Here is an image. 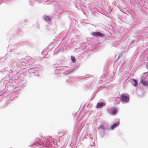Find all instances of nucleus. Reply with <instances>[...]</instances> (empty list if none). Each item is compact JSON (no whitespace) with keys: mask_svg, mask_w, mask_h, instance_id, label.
Here are the masks:
<instances>
[{"mask_svg":"<svg viewBox=\"0 0 148 148\" xmlns=\"http://www.w3.org/2000/svg\"><path fill=\"white\" fill-rule=\"evenodd\" d=\"M120 98L121 100L124 102H128L129 101V97L127 96L125 94H122L121 95Z\"/></svg>","mask_w":148,"mask_h":148,"instance_id":"f257e3e1","label":"nucleus"},{"mask_svg":"<svg viewBox=\"0 0 148 148\" xmlns=\"http://www.w3.org/2000/svg\"><path fill=\"white\" fill-rule=\"evenodd\" d=\"M109 113L112 115L116 114L118 110L117 108H112L110 110Z\"/></svg>","mask_w":148,"mask_h":148,"instance_id":"f03ea898","label":"nucleus"},{"mask_svg":"<svg viewBox=\"0 0 148 148\" xmlns=\"http://www.w3.org/2000/svg\"><path fill=\"white\" fill-rule=\"evenodd\" d=\"M92 34L95 37L99 36L101 37H102L103 36V34L99 32H93Z\"/></svg>","mask_w":148,"mask_h":148,"instance_id":"7ed1b4c3","label":"nucleus"},{"mask_svg":"<svg viewBox=\"0 0 148 148\" xmlns=\"http://www.w3.org/2000/svg\"><path fill=\"white\" fill-rule=\"evenodd\" d=\"M105 103H98L96 106L97 108H99L102 107L103 106H105Z\"/></svg>","mask_w":148,"mask_h":148,"instance_id":"20e7f679","label":"nucleus"},{"mask_svg":"<svg viewBox=\"0 0 148 148\" xmlns=\"http://www.w3.org/2000/svg\"><path fill=\"white\" fill-rule=\"evenodd\" d=\"M119 125V122H117L111 126V128L112 130L114 129L116 127Z\"/></svg>","mask_w":148,"mask_h":148,"instance_id":"39448f33","label":"nucleus"},{"mask_svg":"<svg viewBox=\"0 0 148 148\" xmlns=\"http://www.w3.org/2000/svg\"><path fill=\"white\" fill-rule=\"evenodd\" d=\"M32 73V75L33 76H38L39 75V72L38 71H37L34 72H33Z\"/></svg>","mask_w":148,"mask_h":148,"instance_id":"423d86ee","label":"nucleus"},{"mask_svg":"<svg viewBox=\"0 0 148 148\" xmlns=\"http://www.w3.org/2000/svg\"><path fill=\"white\" fill-rule=\"evenodd\" d=\"M44 19L46 21H49L50 20V18L47 16H44Z\"/></svg>","mask_w":148,"mask_h":148,"instance_id":"0eeeda50","label":"nucleus"},{"mask_svg":"<svg viewBox=\"0 0 148 148\" xmlns=\"http://www.w3.org/2000/svg\"><path fill=\"white\" fill-rule=\"evenodd\" d=\"M132 81L134 83L133 85L135 86H137L138 85V83H137L136 80L135 79H133L132 80Z\"/></svg>","mask_w":148,"mask_h":148,"instance_id":"6e6552de","label":"nucleus"},{"mask_svg":"<svg viewBox=\"0 0 148 148\" xmlns=\"http://www.w3.org/2000/svg\"><path fill=\"white\" fill-rule=\"evenodd\" d=\"M142 84L144 86H148V82L145 81H142Z\"/></svg>","mask_w":148,"mask_h":148,"instance_id":"1a4fd4ad","label":"nucleus"},{"mask_svg":"<svg viewBox=\"0 0 148 148\" xmlns=\"http://www.w3.org/2000/svg\"><path fill=\"white\" fill-rule=\"evenodd\" d=\"M98 129H102L104 130V127L103 126V125H99V127H98Z\"/></svg>","mask_w":148,"mask_h":148,"instance_id":"9d476101","label":"nucleus"},{"mask_svg":"<svg viewBox=\"0 0 148 148\" xmlns=\"http://www.w3.org/2000/svg\"><path fill=\"white\" fill-rule=\"evenodd\" d=\"M64 134V133L63 132H60L58 133V136L60 137L62 136Z\"/></svg>","mask_w":148,"mask_h":148,"instance_id":"9b49d317","label":"nucleus"},{"mask_svg":"<svg viewBox=\"0 0 148 148\" xmlns=\"http://www.w3.org/2000/svg\"><path fill=\"white\" fill-rule=\"evenodd\" d=\"M71 60L73 62H74L75 61V59L74 56H71Z\"/></svg>","mask_w":148,"mask_h":148,"instance_id":"f8f14e48","label":"nucleus"},{"mask_svg":"<svg viewBox=\"0 0 148 148\" xmlns=\"http://www.w3.org/2000/svg\"><path fill=\"white\" fill-rule=\"evenodd\" d=\"M33 69H29V71L30 72H33Z\"/></svg>","mask_w":148,"mask_h":148,"instance_id":"ddd939ff","label":"nucleus"}]
</instances>
